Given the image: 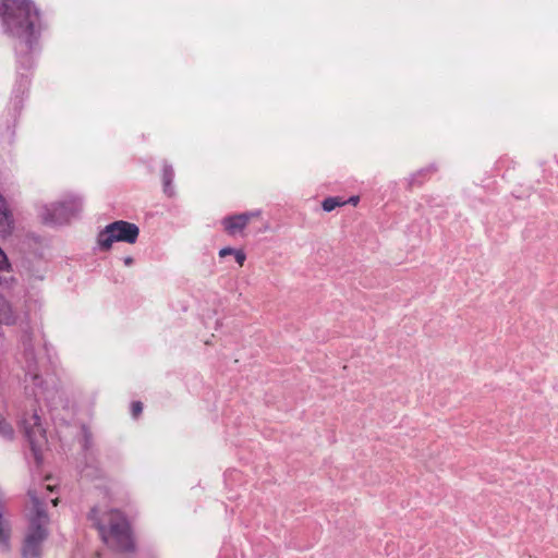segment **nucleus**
Listing matches in <instances>:
<instances>
[{"instance_id": "ddd939ff", "label": "nucleus", "mask_w": 558, "mask_h": 558, "mask_svg": "<svg viewBox=\"0 0 558 558\" xmlns=\"http://www.w3.org/2000/svg\"><path fill=\"white\" fill-rule=\"evenodd\" d=\"M162 190L168 197H173L175 195L172 177H163Z\"/></svg>"}, {"instance_id": "f03ea898", "label": "nucleus", "mask_w": 558, "mask_h": 558, "mask_svg": "<svg viewBox=\"0 0 558 558\" xmlns=\"http://www.w3.org/2000/svg\"><path fill=\"white\" fill-rule=\"evenodd\" d=\"M104 517L107 523L99 517L97 507H93L87 514L93 526L99 532L102 542L112 546L119 553H134L136 547L131 526L123 512L111 509Z\"/></svg>"}, {"instance_id": "39448f33", "label": "nucleus", "mask_w": 558, "mask_h": 558, "mask_svg": "<svg viewBox=\"0 0 558 558\" xmlns=\"http://www.w3.org/2000/svg\"><path fill=\"white\" fill-rule=\"evenodd\" d=\"M82 198L71 195L51 205H44L40 208L39 216L45 225H64L75 217L82 210Z\"/></svg>"}, {"instance_id": "9d476101", "label": "nucleus", "mask_w": 558, "mask_h": 558, "mask_svg": "<svg viewBox=\"0 0 558 558\" xmlns=\"http://www.w3.org/2000/svg\"><path fill=\"white\" fill-rule=\"evenodd\" d=\"M0 436L7 440H12L14 438V429L12 425L5 420V417L0 413Z\"/></svg>"}, {"instance_id": "2eb2a0df", "label": "nucleus", "mask_w": 558, "mask_h": 558, "mask_svg": "<svg viewBox=\"0 0 558 558\" xmlns=\"http://www.w3.org/2000/svg\"><path fill=\"white\" fill-rule=\"evenodd\" d=\"M10 263L8 259V256L3 252V250L0 247V271L9 270Z\"/></svg>"}, {"instance_id": "4468645a", "label": "nucleus", "mask_w": 558, "mask_h": 558, "mask_svg": "<svg viewBox=\"0 0 558 558\" xmlns=\"http://www.w3.org/2000/svg\"><path fill=\"white\" fill-rule=\"evenodd\" d=\"M143 411V403L141 401H133L131 403V413L133 417H138Z\"/></svg>"}, {"instance_id": "aec40b11", "label": "nucleus", "mask_w": 558, "mask_h": 558, "mask_svg": "<svg viewBox=\"0 0 558 558\" xmlns=\"http://www.w3.org/2000/svg\"><path fill=\"white\" fill-rule=\"evenodd\" d=\"M3 513H4V506L2 500L0 499V526H3Z\"/></svg>"}, {"instance_id": "6e6552de", "label": "nucleus", "mask_w": 558, "mask_h": 558, "mask_svg": "<svg viewBox=\"0 0 558 558\" xmlns=\"http://www.w3.org/2000/svg\"><path fill=\"white\" fill-rule=\"evenodd\" d=\"M14 226V220L8 204L0 193V232L4 235L11 234Z\"/></svg>"}, {"instance_id": "4be33fe9", "label": "nucleus", "mask_w": 558, "mask_h": 558, "mask_svg": "<svg viewBox=\"0 0 558 558\" xmlns=\"http://www.w3.org/2000/svg\"><path fill=\"white\" fill-rule=\"evenodd\" d=\"M123 262L126 266H131L133 264L134 259L131 256H126V257H124Z\"/></svg>"}, {"instance_id": "1a4fd4ad", "label": "nucleus", "mask_w": 558, "mask_h": 558, "mask_svg": "<svg viewBox=\"0 0 558 558\" xmlns=\"http://www.w3.org/2000/svg\"><path fill=\"white\" fill-rule=\"evenodd\" d=\"M342 206H344V198L342 196H328L322 202V208L326 213Z\"/></svg>"}, {"instance_id": "9b49d317", "label": "nucleus", "mask_w": 558, "mask_h": 558, "mask_svg": "<svg viewBox=\"0 0 558 558\" xmlns=\"http://www.w3.org/2000/svg\"><path fill=\"white\" fill-rule=\"evenodd\" d=\"M82 447L87 452L93 447V434L86 425L82 426Z\"/></svg>"}, {"instance_id": "0eeeda50", "label": "nucleus", "mask_w": 558, "mask_h": 558, "mask_svg": "<svg viewBox=\"0 0 558 558\" xmlns=\"http://www.w3.org/2000/svg\"><path fill=\"white\" fill-rule=\"evenodd\" d=\"M221 225L229 235H235L246 228L247 217L241 214L230 215L222 219Z\"/></svg>"}, {"instance_id": "f257e3e1", "label": "nucleus", "mask_w": 558, "mask_h": 558, "mask_svg": "<svg viewBox=\"0 0 558 558\" xmlns=\"http://www.w3.org/2000/svg\"><path fill=\"white\" fill-rule=\"evenodd\" d=\"M0 17L4 32L15 39L20 61L28 63L40 34L38 9L31 0H2Z\"/></svg>"}, {"instance_id": "f8f14e48", "label": "nucleus", "mask_w": 558, "mask_h": 558, "mask_svg": "<svg viewBox=\"0 0 558 558\" xmlns=\"http://www.w3.org/2000/svg\"><path fill=\"white\" fill-rule=\"evenodd\" d=\"M10 549V531L0 526V550L8 551Z\"/></svg>"}, {"instance_id": "6ab92c4d", "label": "nucleus", "mask_w": 558, "mask_h": 558, "mask_svg": "<svg viewBox=\"0 0 558 558\" xmlns=\"http://www.w3.org/2000/svg\"><path fill=\"white\" fill-rule=\"evenodd\" d=\"M359 202H360V196H357V195H352L348 199L344 198V205L351 204L353 206H356L359 204Z\"/></svg>"}, {"instance_id": "423d86ee", "label": "nucleus", "mask_w": 558, "mask_h": 558, "mask_svg": "<svg viewBox=\"0 0 558 558\" xmlns=\"http://www.w3.org/2000/svg\"><path fill=\"white\" fill-rule=\"evenodd\" d=\"M24 436L29 444L34 459L37 464L43 461V447L47 442L46 430L41 425L40 416L35 411L29 418L22 421Z\"/></svg>"}, {"instance_id": "f3484780", "label": "nucleus", "mask_w": 558, "mask_h": 558, "mask_svg": "<svg viewBox=\"0 0 558 558\" xmlns=\"http://www.w3.org/2000/svg\"><path fill=\"white\" fill-rule=\"evenodd\" d=\"M260 214H262V210H259V209L252 210V211L241 213V215H244V216L247 217V223L250 222L251 219L259 217Z\"/></svg>"}, {"instance_id": "7ed1b4c3", "label": "nucleus", "mask_w": 558, "mask_h": 558, "mask_svg": "<svg viewBox=\"0 0 558 558\" xmlns=\"http://www.w3.org/2000/svg\"><path fill=\"white\" fill-rule=\"evenodd\" d=\"M33 509L28 518V526L22 544V558H41L43 544L49 536V515L44 501L38 497L35 489H28Z\"/></svg>"}, {"instance_id": "412c9836", "label": "nucleus", "mask_w": 558, "mask_h": 558, "mask_svg": "<svg viewBox=\"0 0 558 558\" xmlns=\"http://www.w3.org/2000/svg\"><path fill=\"white\" fill-rule=\"evenodd\" d=\"M172 172H173L172 167L170 165H166L165 169H163V174L168 175V174H171Z\"/></svg>"}, {"instance_id": "20e7f679", "label": "nucleus", "mask_w": 558, "mask_h": 558, "mask_svg": "<svg viewBox=\"0 0 558 558\" xmlns=\"http://www.w3.org/2000/svg\"><path fill=\"white\" fill-rule=\"evenodd\" d=\"M140 235V228L125 220H117L107 225L97 234V246L101 252H107L114 242L134 244Z\"/></svg>"}, {"instance_id": "a211bd4d", "label": "nucleus", "mask_w": 558, "mask_h": 558, "mask_svg": "<svg viewBox=\"0 0 558 558\" xmlns=\"http://www.w3.org/2000/svg\"><path fill=\"white\" fill-rule=\"evenodd\" d=\"M234 250L233 247H230V246H226V247H222L220 251H219V256L220 257H226L228 255H234Z\"/></svg>"}, {"instance_id": "dca6fc26", "label": "nucleus", "mask_w": 558, "mask_h": 558, "mask_svg": "<svg viewBox=\"0 0 558 558\" xmlns=\"http://www.w3.org/2000/svg\"><path fill=\"white\" fill-rule=\"evenodd\" d=\"M234 258H235V262L240 265V266H243L245 259H246V254L244 253L243 250H239V248H235L234 250Z\"/></svg>"}]
</instances>
